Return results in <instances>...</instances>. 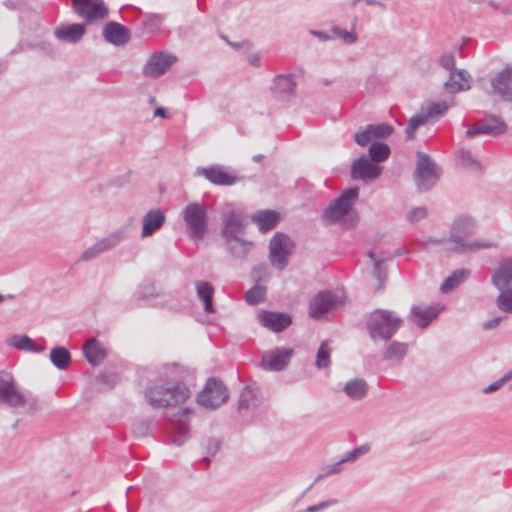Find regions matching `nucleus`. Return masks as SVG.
Segmentation results:
<instances>
[{
	"mask_svg": "<svg viewBox=\"0 0 512 512\" xmlns=\"http://www.w3.org/2000/svg\"><path fill=\"white\" fill-rule=\"evenodd\" d=\"M408 345L406 343L393 341L390 343L383 355V359L400 363L407 354Z\"/></svg>",
	"mask_w": 512,
	"mask_h": 512,
	"instance_id": "nucleus-38",
	"label": "nucleus"
},
{
	"mask_svg": "<svg viewBox=\"0 0 512 512\" xmlns=\"http://www.w3.org/2000/svg\"><path fill=\"white\" fill-rule=\"evenodd\" d=\"M333 38H341L344 43L346 44H353L357 41L358 37L357 34L354 31H347L344 29H341L340 27H333L332 28Z\"/></svg>",
	"mask_w": 512,
	"mask_h": 512,
	"instance_id": "nucleus-48",
	"label": "nucleus"
},
{
	"mask_svg": "<svg viewBox=\"0 0 512 512\" xmlns=\"http://www.w3.org/2000/svg\"><path fill=\"white\" fill-rule=\"evenodd\" d=\"M458 158L461 164L467 168H470L472 170L479 169V163L478 161L473 157L470 151L461 150L458 153Z\"/></svg>",
	"mask_w": 512,
	"mask_h": 512,
	"instance_id": "nucleus-49",
	"label": "nucleus"
},
{
	"mask_svg": "<svg viewBox=\"0 0 512 512\" xmlns=\"http://www.w3.org/2000/svg\"><path fill=\"white\" fill-rule=\"evenodd\" d=\"M222 228L221 235L224 239L239 237L244 234L246 217L242 210L237 209L231 203H225L221 209Z\"/></svg>",
	"mask_w": 512,
	"mask_h": 512,
	"instance_id": "nucleus-6",
	"label": "nucleus"
},
{
	"mask_svg": "<svg viewBox=\"0 0 512 512\" xmlns=\"http://www.w3.org/2000/svg\"><path fill=\"white\" fill-rule=\"evenodd\" d=\"M402 322L401 317L395 312L377 309L368 318L367 330L372 340L388 341L399 330Z\"/></svg>",
	"mask_w": 512,
	"mask_h": 512,
	"instance_id": "nucleus-1",
	"label": "nucleus"
},
{
	"mask_svg": "<svg viewBox=\"0 0 512 512\" xmlns=\"http://www.w3.org/2000/svg\"><path fill=\"white\" fill-rule=\"evenodd\" d=\"M195 174L219 186H232L244 180V177L238 176L233 169L221 165L198 167Z\"/></svg>",
	"mask_w": 512,
	"mask_h": 512,
	"instance_id": "nucleus-12",
	"label": "nucleus"
},
{
	"mask_svg": "<svg viewBox=\"0 0 512 512\" xmlns=\"http://www.w3.org/2000/svg\"><path fill=\"white\" fill-rule=\"evenodd\" d=\"M28 407V410L30 413H35L36 411L41 409V405L39 400L36 397H33L31 395L25 394V400L24 403L21 404L20 407Z\"/></svg>",
	"mask_w": 512,
	"mask_h": 512,
	"instance_id": "nucleus-57",
	"label": "nucleus"
},
{
	"mask_svg": "<svg viewBox=\"0 0 512 512\" xmlns=\"http://www.w3.org/2000/svg\"><path fill=\"white\" fill-rule=\"evenodd\" d=\"M477 228L476 220L467 214L457 216L450 225V236L449 238L430 239L429 242L432 244H443L448 243L451 246L458 245L466 237L471 236L475 233Z\"/></svg>",
	"mask_w": 512,
	"mask_h": 512,
	"instance_id": "nucleus-7",
	"label": "nucleus"
},
{
	"mask_svg": "<svg viewBox=\"0 0 512 512\" xmlns=\"http://www.w3.org/2000/svg\"><path fill=\"white\" fill-rule=\"evenodd\" d=\"M158 296V290L152 283L141 285L134 293L133 299L138 303L147 301Z\"/></svg>",
	"mask_w": 512,
	"mask_h": 512,
	"instance_id": "nucleus-44",
	"label": "nucleus"
},
{
	"mask_svg": "<svg viewBox=\"0 0 512 512\" xmlns=\"http://www.w3.org/2000/svg\"><path fill=\"white\" fill-rule=\"evenodd\" d=\"M471 81L472 77L466 70H452L444 83V89L450 94L467 91L471 88Z\"/></svg>",
	"mask_w": 512,
	"mask_h": 512,
	"instance_id": "nucleus-25",
	"label": "nucleus"
},
{
	"mask_svg": "<svg viewBox=\"0 0 512 512\" xmlns=\"http://www.w3.org/2000/svg\"><path fill=\"white\" fill-rule=\"evenodd\" d=\"M295 88L296 83L291 74L278 75L274 78L272 91L280 100H288L293 95Z\"/></svg>",
	"mask_w": 512,
	"mask_h": 512,
	"instance_id": "nucleus-29",
	"label": "nucleus"
},
{
	"mask_svg": "<svg viewBox=\"0 0 512 512\" xmlns=\"http://www.w3.org/2000/svg\"><path fill=\"white\" fill-rule=\"evenodd\" d=\"M254 397V392L249 387H245L239 397V410L249 408L254 402Z\"/></svg>",
	"mask_w": 512,
	"mask_h": 512,
	"instance_id": "nucleus-51",
	"label": "nucleus"
},
{
	"mask_svg": "<svg viewBox=\"0 0 512 512\" xmlns=\"http://www.w3.org/2000/svg\"><path fill=\"white\" fill-rule=\"evenodd\" d=\"M439 64L444 69L448 70L449 73L452 72V70H457V68H455V57L451 52H444L439 59Z\"/></svg>",
	"mask_w": 512,
	"mask_h": 512,
	"instance_id": "nucleus-56",
	"label": "nucleus"
},
{
	"mask_svg": "<svg viewBox=\"0 0 512 512\" xmlns=\"http://www.w3.org/2000/svg\"><path fill=\"white\" fill-rule=\"evenodd\" d=\"M491 284L497 290L512 288V257L499 262L492 273Z\"/></svg>",
	"mask_w": 512,
	"mask_h": 512,
	"instance_id": "nucleus-24",
	"label": "nucleus"
},
{
	"mask_svg": "<svg viewBox=\"0 0 512 512\" xmlns=\"http://www.w3.org/2000/svg\"><path fill=\"white\" fill-rule=\"evenodd\" d=\"M292 355L293 349L284 347L266 351L262 356V366L270 371H281L287 366Z\"/></svg>",
	"mask_w": 512,
	"mask_h": 512,
	"instance_id": "nucleus-21",
	"label": "nucleus"
},
{
	"mask_svg": "<svg viewBox=\"0 0 512 512\" xmlns=\"http://www.w3.org/2000/svg\"><path fill=\"white\" fill-rule=\"evenodd\" d=\"M164 17L161 14L147 13L141 16L140 21L148 33L158 31L163 23Z\"/></svg>",
	"mask_w": 512,
	"mask_h": 512,
	"instance_id": "nucleus-41",
	"label": "nucleus"
},
{
	"mask_svg": "<svg viewBox=\"0 0 512 512\" xmlns=\"http://www.w3.org/2000/svg\"><path fill=\"white\" fill-rule=\"evenodd\" d=\"M343 464H344V462H342V459H341L338 462L325 467L324 468V472L322 474H319L316 477L315 482L323 479L324 477H328V476H331V475H334V474H339L342 471V465Z\"/></svg>",
	"mask_w": 512,
	"mask_h": 512,
	"instance_id": "nucleus-53",
	"label": "nucleus"
},
{
	"mask_svg": "<svg viewBox=\"0 0 512 512\" xmlns=\"http://www.w3.org/2000/svg\"><path fill=\"white\" fill-rule=\"evenodd\" d=\"M448 109V104L446 102H432L423 106L421 112L426 116V119L429 121L430 119L442 117Z\"/></svg>",
	"mask_w": 512,
	"mask_h": 512,
	"instance_id": "nucleus-42",
	"label": "nucleus"
},
{
	"mask_svg": "<svg viewBox=\"0 0 512 512\" xmlns=\"http://www.w3.org/2000/svg\"><path fill=\"white\" fill-rule=\"evenodd\" d=\"M206 449L209 455L214 456L219 449V441L217 439H209Z\"/></svg>",
	"mask_w": 512,
	"mask_h": 512,
	"instance_id": "nucleus-60",
	"label": "nucleus"
},
{
	"mask_svg": "<svg viewBox=\"0 0 512 512\" xmlns=\"http://www.w3.org/2000/svg\"><path fill=\"white\" fill-rule=\"evenodd\" d=\"M502 320V317H494L483 323L482 327L484 330H491L496 328Z\"/></svg>",
	"mask_w": 512,
	"mask_h": 512,
	"instance_id": "nucleus-61",
	"label": "nucleus"
},
{
	"mask_svg": "<svg viewBox=\"0 0 512 512\" xmlns=\"http://www.w3.org/2000/svg\"><path fill=\"white\" fill-rule=\"evenodd\" d=\"M191 411L184 408L173 416L171 419L172 428L175 432L173 442L175 445L180 446L187 439L189 434V415Z\"/></svg>",
	"mask_w": 512,
	"mask_h": 512,
	"instance_id": "nucleus-26",
	"label": "nucleus"
},
{
	"mask_svg": "<svg viewBox=\"0 0 512 512\" xmlns=\"http://www.w3.org/2000/svg\"><path fill=\"white\" fill-rule=\"evenodd\" d=\"M182 215L189 236L194 240H202L208 229L206 206L200 203H190L185 207Z\"/></svg>",
	"mask_w": 512,
	"mask_h": 512,
	"instance_id": "nucleus-4",
	"label": "nucleus"
},
{
	"mask_svg": "<svg viewBox=\"0 0 512 512\" xmlns=\"http://www.w3.org/2000/svg\"><path fill=\"white\" fill-rule=\"evenodd\" d=\"M443 308L444 307L440 304L414 305L411 308L409 320L419 328L425 329L434 319L437 318Z\"/></svg>",
	"mask_w": 512,
	"mask_h": 512,
	"instance_id": "nucleus-19",
	"label": "nucleus"
},
{
	"mask_svg": "<svg viewBox=\"0 0 512 512\" xmlns=\"http://www.w3.org/2000/svg\"><path fill=\"white\" fill-rule=\"evenodd\" d=\"M294 247L293 241L284 233L277 232L269 242V261L271 265L283 270L289 263V256Z\"/></svg>",
	"mask_w": 512,
	"mask_h": 512,
	"instance_id": "nucleus-9",
	"label": "nucleus"
},
{
	"mask_svg": "<svg viewBox=\"0 0 512 512\" xmlns=\"http://www.w3.org/2000/svg\"><path fill=\"white\" fill-rule=\"evenodd\" d=\"M496 245L488 240H463L458 245L450 246L447 249L459 254L475 252L478 250L493 248Z\"/></svg>",
	"mask_w": 512,
	"mask_h": 512,
	"instance_id": "nucleus-33",
	"label": "nucleus"
},
{
	"mask_svg": "<svg viewBox=\"0 0 512 512\" xmlns=\"http://www.w3.org/2000/svg\"><path fill=\"white\" fill-rule=\"evenodd\" d=\"M196 292L199 299H201L204 303V310L207 313H213V294L214 288L213 286L206 281H197L195 283Z\"/></svg>",
	"mask_w": 512,
	"mask_h": 512,
	"instance_id": "nucleus-36",
	"label": "nucleus"
},
{
	"mask_svg": "<svg viewBox=\"0 0 512 512\" xmlns=\"http://www.w3.org/2000/svg\"><path fill=\"white\" fill-rule=\"evenodd\" d=\"M470 276L469 269L455 270L449 277L442 283L440 290L442 293H448L462 284Z\"/></svg>",
	"mask_w": 512,
	"mask_h": 512,
	"instance_id": "nucleus-37",
	"label": "nucleus"
},
{
	"mask_svg": "<svg viewBox=\"0 0 512 512\" xmlns=\"http://www.w3.org/2000/svg\"><path fill=\"white\" fill-rule=\"evenodd\" d=\"M228 391L222 381L210 378L205 388L197 397V402L204 408L216 409L228 399Z\"/></svg>",
	"mask_w": 512,
	"mask_h": 512,
	"instance_id": "nucleus-11",
	"label": "nucleus"
},
{
	"mask_svg": "<svg viewBox=\"0 0 512 512\" xmlns=\"http://www.w3.org/2000/svg\"><path fill=\"white\" fill-rule=\"evenodd\" d=\"M310 34L317 37L321 42H326L333 39L332 36H329L323 31L311 30Z\"/></svg>",
	"mask_w": 512,
	"mask_h": 512,
	"instance_id": "nucleus-63",
	"label": "nucleus"
},
{
	"mask_svg": "<svg viewBox=\"0 0 512 512\" xmlns=\"http://www.w3.org/2000/svg\"><path fill=\"white\" fill-rule=\"evenodd\" d=\"M86 24L84 23H73L70 25H64L57 28L54 31L55 37L63 42L76 44L80 42L86 33Z\"/></svg>",
	"mask_w": 512,
	"mask_h": 512,
	"instance_id": "nucleus-27",
	"label": "nucleus"
},
{
	"mask_svg": "<svg viewBox=\"0 0 512 512\" xmlns=\"http://www.w3.org/2000/svg\"><path fill=\"white\" fill-rule=\"evenodd\" d=\"M3 5L9 10H17L19 7V3L15 0H5Z\"/></svg>",
	"mask_w": 512,
	"mask_h": 512,
	"instance_id": "nucleus-64",
	"label": "nucleus"
},
{
	"mask_svg": "<svg viewBox=\"0 0 512 512\" xmlns=\"http://www.w3.org/2000/svg\"><path fill=\"white\" fill-rule=\"evenodd\" d=\"M190 390L185 385L164 386L150 384L145 391V399L154 408H166L185 401Z\"/></svg>",
	"mask_w": 512,
	"mask_h": 512,
	"instance_id": "nucleus-2",
	"label": "nucleus"
},
{
	"mask_svg": "<svg viewBox=\"0 0 512 512\" xmlns=\"http://www.w3.org/2000/svg\"><path fill=\"white\" fill-rule=\"evenodd\" d=\"M428 120L426 116L422 112L417 115H414L408 122V125L405 129V134L407 139H413L415 137V133L417 129L427 123Z\"/></svg>",
	"mask_w": 512,
	"mask_h": 512,
	"instance_id": "nucleus-47",
	"label": "nucleus"
},
{
	"mask_svg": "<svg viewBox=\"0 0 512 512\" xmlns=\"http://www.w3.org/2000/svg\"><path fill=\"white\" fill-rule=\"evenodd\" d=\"M506 124L497 117L485 118L477 122L466 131V136L472 138L477 135L485 134L491 136H498L505 132Z\"/></svg>",
	"mask_w": 512,
	"mask_h": 512,
	"instance_id": "nucleus-22",
	"label": "nucleus"
},
{
	"mask_svg": "<svg viewBox=\"0 0 512 512\" xmlns=\"http://www.w3.org/2000/svg\"><path fill=\"white\" fill-rule=\"evenodd\" d=\"M227 251L238 260H244L250 253L253 243L239 237L224 239Z\"/></svg>",
	"mask_w": 512,
	"mask_h": 512,
	"instance_id": "nucleus-30",
	"label": "nucleus"
},
{
	"mask_svg": "<svg viewBox=\"0 0 512 512\" xmlns=\"http://www.w3.org/2000/svg\"><path fill=\"white\" fill-rule=\"evenodd\" d=\"M381 174V168L372 163L366 155L355 160L351 166V176L354 180L364 182L377 179Z\"/></svg>",
	"mask_w": 512,
	"mask_h": 512,
	"instance_id": "nucleus-20",
	"label": "nucleus"
},
{
	"mask_svg": "<svg viewBox=\"0 0 512 512\" xmlns=\"http://www.w3.org/2000/svg\"><path fill=\"white\" fill-rule=\"evenodd\" d=\"M500 293L495 299L497 308L507 314H512V288L498 290Z\"/></svg>",
	"mask_w": 512,
	"mask_h": 512,
	"instance_id": "nucleus-43",
	"label": "nucleus"
},
{
	"mask_svg": "<svg viewBox=\"0 0 512 512\" xmlns=\"http://www.w3.org/2000/svg\"><path fill=\"white\" fill-rule=\"evenodd\" d=\"M7 344L15 349L33 353H41L45 349L44 346L37 345L27 335H13L9 338Z\"/></svg>",
	"mask_w": 512,
	"mask_h": 512,
	"instance_id": "nucleus-34",
	"label": "nucleus"
},
{
	"mask_svg": "<svg viewBox=\"0 0 512 512\" xmlns=\"http://www.w3.org/2000/svg\"><path fill=\"white\" fill-rule=\"evenodd\" d=\"M128 237L127 229L120 227L85 249L79 261L89 262L103 253L113 250Z\"/></svg>",
	"mask_w": 512,
	"mask_h": 512,
	"instance_id": "nucleus-8",
	"label": "nucleus"
},
{
	"mask_svg": "<svg viewBox=\"0 0 512 512\" xmlns=\"http://www.w3.org/2000/svg\"><path fill=\"white\" fill-rule=\"evenodd\" d=\"M492 93L503 101L512 102V66H506L490 80Z\"/></svg>",
	"mask_w": 512,
	"mask_h": 512,
	"instance_id": "nucleus-17",
	"label": "nucleus"
},
{
	"mask_svg": "<svg viewBox=\"0 0 512 512\" xmlns=\"http://www.w3.org/2000/svg\"><path fill=\"white\" fill-rule=\"evenodd\" d=\"M165 215L160 209L148 211L142 218L141 237L146 238L153 235L165 223Z\"/></svg>",
	"mask_w": 512,
	"mask_h": 512,
	"instance_id": "nucleus-28",
	"label": "nucleus"
},
{
	"mask_svg": "<svg viewBox=\"0 0 512 512\" xmlns=\"http://www.w3.org/2000/svg\"><path fill=\"white\" fill-rule=\"evenodd\" d=\"M336 503H337L336 500L322 501L316 505L307 507L305 512H318V511L324 510L332 505H335Z\"/></svg>",
	"mask_w": 512,
	"mask_h": 512,
	"instance_id": "nucleus-58",
	"label": "nucleus"
},
{
	"mask_svg": "<svg viewBox=\"0 0 512 512\" xmlns=\"http://www.w3.org/2000/svg\"><path fill=\"white\" fill-rule=\"evenodd\" d=\"M441 170L429 155L418 152L414 180L419 192H427L436 184Z\"/></svg>",
	"mask_w": 512,
	"mask_h": 512,
	"instance_id": "nucleus-3",
	"label": "nucleus"
},
{
	"mask_svg": "<svg viewBox=\"0 0 512 512\" xmlns=\"http://www.w3.org/2000/svg\"><path fill=\"white\" fill-rule=\"evenodd\" d=\"M265 296L266 288L259 284H255L251 289H249L246 292L245 300L247 303L255 305L262 302L265 299Z\"/></svg>",
	"mask_w": 512,
	"mask_h": 512,
	"instance_id": "nucleus-46",
	"label": "nucleus"
},
{
	"mask_svg": "<svg viewBox=\"0 0 512 512\" xmlns=\"http://www.w3.org/2000/svg\"><path fill=\"white\" fill-rule=\"evenodd\" d=\"M258 322L265 328L279 333L288 328L292 323V317L288 313L260 310L257 313Z\"/></svg>",
	"mask_w": 512,
	"mask_h": 512,
	"instance_id": "nucleus-18",
	"label": "nucleus"
},
{
	"mask_svg": "<svg viewBox=\"0 0 512 512\" xmlns=\"http://www.w3.org/2000/svg\"><path fill=\"white\" fill-rule=\"evenodd\" d=\"M251 220L261 232H267L276 227L279 222V214L272 210H260L252 215Z\"/></svg>",
	"mask_w": 512,
	"mask_h": 512,
	"instance_id": "nucleus-31",
	"label": "nucleus"
},
{
	"mask_svg": "<svg viewBox=\"0 0 512 512\" xmlns=\"http://www.w3.org/2000/svg\"><path fill=\"white\" fill-rule=\"evenodd\" d=\"M393 131L394 128L387 123L370 124L362 131L357 132L354 139L359 146L364 147L373 141L389 137Z\"/></svg>",
	"mask_w": 512,
	"mask_h": 512,
	"instance_id": "nucleus-16",
	"label": "nucleus"
},
{
	"mask_svg": "<svg viewBox=\"0 0 512 512\" xmlns=\"http://www.w3.org/2000/svg\"><path fill=\"white\" fill-rule=\"evenodd\" d=\"M426 216H427V209L424 206L411 208L406 213V219L410 223L419 222V221L425 219Z\"/></svg>",
	"mask_w": 512,
	"mask_h": 512,
	"instance_id": "nucleus-50",
	"label": "nucleus"
},
{
	"mask_svg": "<svg viewBox=\"0 0 512 512\" xmlns=\"http://www.w3.org/2000/svg\"><path fill=\"white\" fill-rule=\"evenodd\" d=\"M488 6H491L494 9L499 10L502 14H505V15L512 14V5L511 6H501L496 1H489Z\"/></svg>",
	"mask_w": 512,
	"mask_h": 512,
	"instance_id": "nucleus-59",
	"label": "nucleus"
},
{
	"mask_svg": "<svg viewBox=\"0 0 512 512\" xmlns=\"http://www.w3.org/2000/svg\"><path fill=\"white\" fill-rule=\"evenodd\" d=\"M251 275L256 284L266 281L269 277L267 266L262 264L254 267Z\"/></svg>",
	"mask_w": 512,
	"mask_h": 512,
	"instance_id": "nucleus-54",
	"label": "nucleus"
},
{
	"mask_svg": "<svg viewBox=\"0 0 512 512\" xmlns=\"http://www.w3.org/2000/svg\"><path fill=\"white\" fill-rule=\"evenodd\" d=\"M331 349L328 341H323L317 351L315 366L317 369H324L330 365Z\"/></svg>",
	"mask_w": 512,
	"mask_h": 512,
	"instance_id": "nucleus-45",
	"label": "nucleus"
},
{
	"mask_svg": "<svg viewBox=\"0 0 512 512\" xmlns=\"http://www.w3.org/2000/svg\"><path fill=\"white\" fill-rule=\"evenodd\" d=\"M343 391L349 398L358 401L367 395L368 384L362 378H355L345 383Z\"/></svg>",
	"mask_w": 512,
	"mask_h": 512,
	"instance_id": "nucleus-35",
	"label": "nucleus"
},
{
	"mask_svg": "<svg viewBox=\"0 0 512 512\" xmlns=\"http://www.w3.org/2000/svg\"><path fill=\"white\" fill-rule=\"evenodd\" d=\"M342 296L338 292L320 291L317 293L309 305V315L314 319H320L326 313L335 310L342 305Z\"/></svg>",
	"mask_w": 512,
	"mask_h": 512,
	"instance_id": "nucleus-13",
	"label": "nucleus"
},
{
	"mask_svg": "<svg viewBox=\"0 0 512 512\" xmlns=\"http://www.w3.org/2000/svg\"><path fill=\"white\" fill-rule=\"evenodd\" d=\"M370 450V447L368 445H361L359 447L354 448L353 450L349 451L343 458L342 462H354L357 460L360 456L365 455Z\"/></svg>",
	"mask_w": 512,
	"mask_h": 512,
	"instance_id": "nucleus-52",
	"label": "nucleus"
},
{
	"mask_svg": "<svg viewBox=\"0 0 512 512\" xmlns=\"http://www.w3.org/2000/svg\"><path fill=\"white\" fill-rule=\"evenodd\" d=\"M50 360L56 368L64 370L71 363V354L65 347L57 346L51 350Z\"/></svg>",
	"mask_w": 512,
	"mask_h": 512,
	"instance_id": "nucleus-39",
	"label": "nucleus"
},
{
	"mask_svg": "<svg viewBox=\"0 0 512 512\" xmlns=\"http://www.w3.org/2000/svg\"><path fill=\"white\" fill-rule=\"evenodd\" d=\"M102 35L106 42L114 46H123L127 44L131 37L130 30L115 21H110L105 24Z\"/></svg>",
	"mask_w": 512,
	"mask_h": 512,
	"instance_id": "nucleus-23",
	"label": "nucleus"
},
{
	"mask_svg": "<svg viewBox=\"0 0 512 512\" xmlns=\"http://www.w3.org/2000/svg\"><path fill=\"white\" fill-rule=\"evenodd\" d=\"M83 351L87 361L94 366L99 365L106 356L104 347L96 339L87 340L83 346Z\"/></svg>",
	"mask_w": 512,
	"mask_h": 512,
	"instance_id": "nucleus-32",
	"label": "nucleus"
},
{
	"mask_svg": "<svg viewBox=\"0 0 512 512\" xmlns=\"http://www.w3.org/2000/svg\"><path fill=\"white\" fill-rule=\"evenodd\" d=\"M369 144L368 154L370 161L379 163L388 159L391 151L390 147L386 143L373 141Z\"/></svg>",
	"mask_w": 512,
	"mask_h": 512,
	"instance_id": "nucleus-40",
	"label": "nucleus"
},
{
	"mask_svg": "<svg viewBox=\"0 0 512 512\" xmlns=\"http://www.w3.org/2000/svg\"><path fill=\"white\" fill-rule=\"evenodd\" d=\"M510 382V376L508 374L503 375L501 378H499L497 381L491 383L490 385L486 386L483 389L484 394H491L493 392L498 391L500 388H502L505 384Z\"/></svg>",
	"mask_w": 512,
	"mask_h": 512,
	"instance_id": "nucleus-55",
	"label": "nucleus"
},
{
	"mask_svg": "<svg viewBox=\"0 0 512 512\" xmlns=\"http://www.w3.org/2000/svg\"><path fill=\"white\" fill-rule=\"evenodd\" d=\"M72 7L86 25H98L109 16L104 0H72Z\"/></svg>",
	"mask_w": 512,
	"mask_h": 512,
	"instance_id": "nucleus-5",
	"label": "nucleus"
},
{
	"mask_svg": "<svg viewBox=\"0 0 512 512\" xmlns=\"http://www.w3.org/2000/svg\"><path fill=\"white\" fill-rule=\"evenodd\" d=\"M24 400L25 393L19 389L13 376L7 372H0V403L18 408Z\"/></svg>",
	"mask_w": 512,
	"mask_h": 512,
	"instance_id": "nucleus-14",
	"label": "nucleus"
},
{
	"mask_svg": "<svg viewBox=\"0 0 512 512\" xmlns=\"http://www.w3.org/2000/svg\"><path fill=\"white\" fill-rule=\"evenodd\" d=\"M367 256L374 261V269H375V274L377 276L378 279H381V271H380V264H381V261L379 260H376L375 259V256H374V253L369 251L367 252Z\"/></svg>",
	"mask_w": 512,
	"mask_h": 512,
	"instance_id": "nucleus-62",
	"label": "nucleus"
},
{
	"mask_svg": "<svg viewBox=\"0 0 512 512\" xmlns=\"http://www.w3.org/2000/svg\"><path fill=\"white\" fill-rule=\"evenodd\" d=\"M176 57L164 51H157L150 55L142 68V74L147 78H158L166 73Z\"/></svg>",
	"mask_w": 512,
	"mask_h": 512,
	"instance_id": "nucleus-15",
	"label": "nucleus"
},
{
	"mask_svg": "<svg viewBox=\"0 0 512 512\" xmlns=\"http://www.w3.org/2000/svg\"><path fill=\"white\" fill-rule=\"evenodd\" d=\"M359 195L358 187H351L341 193L323 212V218L328 222H337L348 215Z\"/></svg>",
	"mask_w": 512,
	"mask_h": 512,
	"instance_id": "nucleus-10",
	"label": "nucleus"
}]
</instances>
